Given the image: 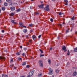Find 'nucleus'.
<instances>
[{
  "label": "nucleus",
  "instance_id": "nucleus-36",
  "mask_svg": "<svg viewBox=\"0 0 77 77\" xmlns=\"http://www.w3.org/2000/svg\"><path fill=\"white\" fill-rule=\"evenodd\" d=\"M56 72H57V73H58V72H59V70H56Z\"/></svg>",
  "mask_w": 77,
  "mask_h": 77
},
{
  "label": "nucleus",
  "instance_id": "nucleus-12",
  "mask_svg": "<svg viewBox=\"0 0 77 77\" xmlns=\"http://www.w3.org/2000/svg\"><path fill=\"white\" fill-rule=\"evenodd\" d=\"M23 32L24 33H26L27 32V29H25L23 30Z\"/></svg>",
  "mask_w": 77,
  "mask_h": 77
},
{
  "label": "nucleus",
  "instance_id": "nucleus-28",
  "mask_svg": "<svg viewBox=\"0 0 77 77\" xmlns=\"http://www.w3.org/2000/svg\"><path fill=\"white\" fill-rule=\"evenodd\" d=\"M50 21H51V22H53V19L52 18H51L50 19Z\"/></svg>",
  "mask_w": 77,
  "mask_h": 77
},
{
  "label": "nucleus",
  "instance_id": "nucleus-45",
  "mask_svg": "<svg viewBox=\"0 0 77 77\" xmlns=\"http://www.w3.org/2000/svg\"><path fill=\"white\" fill-rule=\"evenodd\" d=\"M2 33H4V32H5V30H2Z\"/></svg>",
  "mask_w": 77,
  "mask_h": 77
},
{
  "label": "nucleus",
  "instance_id": "nucleus-13",
  "mask_svg": "<svg viewBox=\"0 0 77 77\" xmlns=\"http://www.w3.org/2000/svg\"><path fill=\"white\" fill-rule=\"evenodd\" d=\"M74 52H77V47L75 48L74 49Z\"/></svg>",
  "mask_w": 77,
  "mask_h": 77
},
{
  "label": "nucleus",
  "instance_id": "nucleus-55",
  "mask_svg": "<svg viewBox=\"0 0 77 77\" xmlns=\"http://www.w3.org/2000/svg\"><path fill=\"white\" fill-rule=\"evenodd\" d=\"M20 77H25V76H21Z\"/></svg>",
  "mask_w": 77,
  "mask_h": 77
},
{
  "label": "nucleus",
  "instance_id": "nucleus-62",
  "mask_svg": "<svg viewBox=\"0 0 77 77\" xmlns=\"http://www.w3.org/2000/svg\"><path fill=\"white\" fill-rule=\"evenodd\" d=\"M75 33H76V34H77V32H75Z\"/></svg>",
  "mask_w": 77,
  "mask_h": 77
},
{
  "label": "nucleus",
  "instance_id": "nucleus-51",
  "mask_svg": "<svg viewBox=\"0 0 77 77\" xmlns=\"http://www.w3.org/2000/svg\"><path fill=\"white\" fill-rule=\"evenodd\" d=\"M20 48H23V47L22 46H20Z\"/></svg>",
  "mask_w": 77,
  "mask_h": 77
},
{
  "label": "nucleus",
  "instance_id": "nucleus-64",
  "mask_svg": "<svg viewBox=\"0 0 77 77\" xmlns=\"http://www.w3.org/2000/svg\"><path fill=\"white\" fill-rule=\"evenodd\" d=\"M31 32H33V30H31Z\"/></svg>",
  "mask_w": 77,
  "mask_h": 77
},
{
  "label": "nucleus",
  "instance_id": "nucleus-9",
  "mask_svg": "<svg viewBox=\"0 0 77 77\" xmlns=\"http://www.w3.org/2000/svg\"><path fill=\"white\" fill-rule=\"evenodd\" d=\"M33 73L30 72H29V75H28L30 77V76H32V75H33Z\"/></svg>",
  "mask_w": 77,
  "mask_h": 77
},
{
  "label": "nucleus",
  "instance_id": "nucleus-38",
  "mask_svg": "<svg viewBox=\"0 0 77 77\" xmlns=\"http://www.w3.org/2000/svg\"><path fill=\"white\" fill-rule=\"evenodd\" d=\"M18 60H21V58H19L18 59Z\"/></svg>",
  "mask_w": 77,
  "mask_h": 77
},
{
  "label": "nucleus",
  "instance_id": "nucleus-24",
  "mask_svg": "<svg viewBox=\"0 0 77 77\" xmlns=\"http://www.w3.org/2000/svg\"><path fill=\"white\" fill-rule=\"evenodd\" d=\"M10 63H12V62H13V59H11V61H10Z\"/></svg>",
  "mask_w": 77,
  "mask_h": 77
},
{
  "label": "nucleus",
  "instance_id": "nucleus-33",
  "mask_svg": "<svg viewBox=\"0 0 77 77\" xmlns=\"http://www.w3.org/2000/svg\"><path fill=\"white\" fill-rule=\"evenodd\" d=\"M35 15H39V13H38V12H37V13H35Z\"/></svg>",
  "mask_w": 77,
  "mask_h": 77
},
{
  "label": "nucleus",
  "instance_id": "nucleus-27",
  "mask_svg": "<svg viewBox=\"0 0 77 77\" xmlns=\"http://www.w3.org/2000/svg\"><path fill=\"white\" fill-rule=\"evenodd\" d=\"M4 5L5 6H8V4L7 3H4Z\"/></svg>",
  "mask_w": 77,
  "mask_h": 77
},
{
  "label": "nucleus",
  "instance_id": "nucleus-26",
  "mask_svg": "<svg viewBox=\"0 0 77 77\" xmlns=\"http://www.w3.org/2000/svg\"><path fill=\"white\" fill-rule=\"evenodd\" d=\"M48 62L49 63V64H50V63H51V60H48Z\"/></svg>",
  "mask_w": 77,
  "mask_h": 77
},
{
  "label": "nucleus",
  "instance_id": "nucleus-2",
  "mask_svg": "<svg viewBox=\"0 0 77 77\" xmlns=\"http://www.w3.org/2000/svg\"><path fill=\"white\" fill-rule=\"evenodd\" d=\"M49 6L47 5L46 7L44 8V10L46 11H50V8H49Z\"/></svg>",
  "mask_w": 77,
  "mask_h": 77
},
{
  "label": "nucleus",
  "instance_id": "nucleus-15",
  "mask_svg": "<svg viewBox=\"0 0 77 77\" xmlns=\"http://www.w3.org/2000/svg\"><path fill=\"white\" fill-rule=\"evenodd\" d=\"M26 65V63L25 62H23L22 64V65H23V66L24 65Z\"/></svg>",
  "mask_w": 77,
  "mask_h": 77
},
{
  "label": "nucleus",
  "instance_id": "nucleus-40",
  "mask_svg": "<svg viewBox=\"0 0 77 77\" xmlns=\"http://www.w3.org/2000/svg\"><path fill=\"white\" fill-rule=\"evenodd\" d=\"M26 68H29L30 67V66L29 65H27L26 66Z\"/></svg>",
  "mask_w": 77,
  "mask_h": 77
},
{
  "label": "nucleus",
  "instance_id": "nucleus-35",
  "mask_svg": "<svg viewBox=\"0 0 77 77\" xmlns=\"http://www.w3.org/2000/svg\"><path fill=\"white\" fill-rule=\"evenodd\" d=\"M29 26H30V27H32V24L31 23L29 25Z\"/></svg>",
  "mask_w": 77,
  "mask_h": 77
},
{
  "label": "nucleus",
  "instance_id": "nucleus-43",
  "mask_svg": "<svg viewBox=\"0 0 77 77\" xmlns=\"http://www.w3.org/2000/svg\"><path fill=\"white\" fill-rule=\"evenodd\" d=\"M22 55L23 56H25V54L24 53H23L22 54Z\"/></svg>",
  "mask_w": 77,
  "mask_h": 77
},
{
  "label": "nucleus",
  "instance_id": "nucleus-41",
  "mask_svg": "<svg viewBox=\"0 0 77 77\" xmlns=\"http://www.w3.org/2000/svg\"><path fill=\"white\" fill-rule=\"evenodd\" d=\"M4 77H8V75H5V76H4Z\"/></svg>",
  "mask_w": 77,
  "mask_h": 77
},
{
  "label": "nucleus",
  "instance_id": "nucleus-10",
  "mask_svg": "<svg viewBox=\"0 0 77 77\" xmlns=\"http://www.w3.org/2000/svg\"><path fill=\"white\" fill-rule=\"evenodd\" d=\"M11 22H12V23L14 24H15L17 23V22H15V20H11Z\"/></svg>",
  "mask_w": 77,
  "mask_h": 77
},
{
  "label": "nucleus",
  "instance_id": "nucleus-39",
  "mask_svg": "<svg viewBox=\"0 0 77 77\" xmlns=\"http://www.w3.org/2000/svg\"><path fill=\"white\" fill-rule=\"evenodd\" d=\"M14 15V13H11V16H13V15Z\"/></svg>",
  "mask_w": 77,
  "mask_h": 77
},
{
  "label": "nucleus",
  "instance_id": "nucleus-56",
  "mask_svg": "<svg viewBox=\"0 0 77 77\" xmlns=\"http://www.w3.org/2000/svg\"><path fill=\"white\" fill-rule=\"evenodd\" d=\"M14 68L15 69H16V68H17V67H14Z\"/></svg>",
  "mask_w": 77,
  "mask_h": 77
},
{
  "label": "nucleus",
  "instance_id": "nucleus-19",
  "mask_svg": "<svg viewBox=\"0 0 77 77\" xmlns=\"http://www.w3.org/2000/svg\"><path fill=\"white\" fill-rule=\"evenodd\" d=\"M68 32H69V29H67L66 30V33H68Z\"/></svg>",
  "mask_w": 77,
  "mask_h": 77
},
{
  "label": "nucleus",
  "instance_id": "nucleus-7",
  "mask_svg": "<svg viewBox=\"0 0 77 77\" xmlns=\"http://www.w3.org/2000/svg\"><path fill=\"white\" fill-rule=\"evenodd\" d=\"M73 76H76L77 75V72L75 71L73 74Z\"/></svg>",
  "mask_w": 77,
  "mask_h": 77
},
{
  "label": "nucleus",
  "instance_id": "nucleus-22",
  "mask_svg": "<svg viewBox=\"0 0 77 77\" xmlns=\"http://www.w3.org/2000/svg\"><path fill=\"white\" fill-rule=\"evenodd\" d=\"M19 25H20V26H22L23 25V23H22L21 22H19Z\"/></svg>",
  "mask_w": 77,
  "mask_h": 77
},
{
  "label": "nucleus",
  "instance_id": "nucleus-3",
  "mask_svg": "<svg viewBox=\"0 0 77 77\" xmlns=\"http://www.w3.org/2000/svg\"><path fill=\"white\" fill-rule=\"evenodd\" d=\"M38 63H39L40 66H41V67H42V66H43V63L42 62V60H39L38 61Z\"/></svg>",
  "mask_w": 77,
  "mask_h": 77
},
{
  "label": "nucleus",
  "instance_id": "nucleus-18",
  "mask_svg": "<svg viewBox=\"0 0 77 77\" xmlns=\"http://www.w3.org/2000/svg\"><path fill=\"white\" fill-rule=\"evenodd\" d=\"M70 54V53L69 52V50H68L67 54V55L69 56V55Z\"/></svg>",
  "mask_w": 77,
  "mask_h": 77
},
{
  "label": "nucleus",
  "instance_id": "nucleus-52",
  "mask_svg": "<svg viewBox=\"0 0 77 77\" xmlns=\"http://www.w3.org/2000/svg\"><path fill=\"white\" fill-rule=\"evenodd\" d=\"M52 48H50V50H52Z\"/></svg>",
  "mask_w": 77,
  "mask_h": 77
},
{
  "label": "nucleus",
  "instance_id": "nucleus-63",
  "mask_svg": "<svg viewBox=\"0 0 77 77\" xmlns=\"http://www.w3.org/2000/svg\"><path fill=\"white\" fill-rule=\"evenodd\" d=\"M72 29H71V30H70V31H71V32H72Z\"/></svg>",
  "mask_w": 77,
  "mask_h": 77
},
{
  "label": "nucleus",
  "instance_id": "nucleus-59",
  "mask_svg": "<svg viewBox=\"0 0 77 77\" xmlns=\"http://www.w3.org/2000/svg\"><path fill=\"white\" fill-rule=\"evenodd\" d=\"M2 2V0H0V3Z\"/></svg>",
  "mask_w": 77,
  "mask_h": 77
},
{
  "label": "nucleus",
  "instance_id": "nucleus-14",
  "mask_svg": "<svg viewBox=\"0 0 77 77\" xmlns=\"http://www.w3.org/2000/svg\"><path fill=\"white\" fill-rule=\"evenodd\" d=\"M1 59H5V57H0V60Z\"/></svg>",
  "mask_w": 77,
  "mask_h": 77
},
{
  "label": "nucleus",
  "instance_id": "nucleus-46",
  "mask_svg": "<svg viewBox=\"0 0 77 77\" xmlns=\"http://www.w3.org/2000/svg\"><path fill=\"white\" fill-rule=\"evenodd\" d=\"M65 24V22H63V26Z\"/></svg>",
  "mask_w": 77,
  "mask_h": 77
},
{
  "label": "nucleus",
  "instance_id": "nucleus-49",
  "mask_svg": "<svg viewBox=\"0 0 77 77\" xmlns=\"http://www.w3.org/2000/svg\"><path fill=\"white\" fill-rule=\"evenodd\" d=\"M24 50H27V48H24Z\"/></svg>",
  "mask_w": 77,
  "mask_h": 77
},
{
  "label": "nucleus",
  "instance_id": "nucleus-23",
  "mask_svg": "<svg viewBox=\"0 0 77 77\" xmlns=\"http://www.w3.org/2000/svg\"><path fill=\"white\" fill-rule=\"evenodd\" d=\"M62 14V12H60L58 14L59 15H61Z\"/></svg>",
  "mask_w": 77,
  "mask_h": 77
},
{
  "label": "nucleus",
  "instance_id": "nucleus-42",
  "mask_svg": "<svg viewBox=\"0 0 77 77\" xmlns=\"http://www.w3.org/2000/svg\"><path fill=\"white\" fill-rule=\"evenodd\" d=\"M5 75L4 74H2V77H5V75Z\"/></svg>",
  "mask_w": 77,
  "mask_h": 77
},
{
  "label": "nucleus",
  "instance_id": "nucleus-16",
  "mask_svg": "<svg viewBox=\"0 0 77 77\" xmlns=\"http://www.w3.org/2000/svg\"><path fill=\"white\" fill-rule=\"evenodd\" d=\"M20 54H21V53L20 52L16 53V54L17 55H20Z\"/></svg>",
  "mask_w": 77,
  "mask_h": 77
},
{
  "label": "nucleus",
  "instance_id": "nucleus-29",
  "mask_svg": "<svg viewBox=\"0 0 77 77\" xmlns=\"http://www.w3.org/2000/svg\"><path fill=\"white\" fill-rule=\"evenodd\" d=\"M20 9H18L17 10V12H20Z\"/></svg>",
  "mask_w": 77,
  "mask_h": 77
},
{
  "label": "nucleus",
  "instance_id": "nucleus-21",
  "mask_svg": "<svg viewBox=\"0 0 77 77\" xmlns=\"http://www.w3.org/2000/svg\"><path fill=\"white\" fill-rule=\"evenodd\" d=\"M34 71H35V70L34 69H32V70L31 72H32V73H33H33L34 72Z\"/></svg>",
  "mask_w": 77,
  "mask_h": 77
},
{
  "label": "nucleus",
  "instance_id": "nucleus-31",
  "mask_svg": "<svg viewBox=\"0 0 77 77\" xmlns=\"http://www.w3.org/2000/svg\"><path fill=\"white\" fill-rule=\"evenodd\" d=\"M65 2H66V3H68V1L67 0H64Z\"/></svg>",
  "mask_w": 77,
  "mask_h": 77
},
{
  "label": "nucleus",
  "instance_id": "nucleus-47",
  "mask_svg": "<svg viewBox=\"0 0 77 77\" xmlns=\"http://www.w3.org/2000/svg\"><path fill=\"white\" fill-rule=\"evenodd\" d=\"M7 2H10L11 1V0H6Z\"/></svg>",
  "mask_w": 77,
  "mask_h": 77
},
{
  "label": "nucleus",
  "instance_id": "nucleus-48",
  "mask_svg": "<svg viewBox=\"0 0 77 77\" xmlns=\"http://www.w3.org/2000/svg\"><path fill=\"white\" fill-rule=\"evenodd\" d=\"M71 12H73V9H72L71 10Z\"/></svg>",
  "mask_w": 77,
  "mask_h": 77
},
{
  "label": "nucleus",
  "instance_id": "nucleus-20",
  "mask_svg": "<svg viewBox=\"0 0 77 77\" xmlns=\"http://www.w3.org/2000/svg\"><path fill=\"white\" fill-rule=\"evenodd\" d=\"M39 51L41 52V54H42V53H43V51H42V50H41V49H39Z\"/></svg>",
  "mask_w": 77,
  "mask_h": 77
},
{
  "label": "nucleus",
  "instance_id": "nucleus-37",
  "mask_svg": "<svg viewBox=\"0 0 77 77\" xmlns=\"http://www.w3.org/2000/svg\"><path fill=\"white\" fill-rule=\"evenodd\" d=\"M41 35H40L38 36V39H39V38H41Z\"/></svg>",
  "mask_w": 77,
  "mask_h": 77
},
{
  "label": "nucleus",
  "instance_id": "nucleus-58",
  "mask_svg": "<svg viewBox=\"0 0 77 77\" xmlns=\"http://www.w3.org/2000/svg\"><path fill=\"white\" fill-rule=\"evenodd\" d=\"M27 77H30V76L29 75H28Z\"/></svg>",
  "mask_w": 77,
  "mask_h": 77
},
{
  "label": "nucleus",
  "instance_id": "nucleus-60",
  "mask_svg": "<svg viewBox=\"0 0 77 77\" xmlns=\"http://www.w3.org/2000/svg\"><path fill=\"white\" fill-rule=\"evenodd\" d=\"M57 38H58V39H59V37H57Z\"/></svg>",
  "mask_w": 77,
  "mask_h": 77
},
{
  "label": "nucleus",
  "instance_id": "nucleus-11",
  "mask_svg": "<svg viewBox=\"0 0 77 77\" xmlns=\"http://www.w3.org/2000/svg\"><path fill=\"white\" fill-rule=\"evenodd\" d=\"M62 48L63 50H65L66 49V47L65 46H63Z\"/></svg>",
  "mask_w": 77,
  "mask_h": 77
},
{
  "label": "nucleus",
  "instance_id": "nucleus-17",
  "mask_svg": "<svg viewBox=\"0 0 77 77\" xmlns=\"http://www.w3.org/2000/svg\"><path fill=\"white\" fill-rule=\"evenodd\" d=\"M2 11H5V8L4 7H2Z\"/></svg>",
  "mask_w": 77,
  "mask_h": 77
},
{
  "label": "nucleus",
  "instance_id": "nucleus-34",
  "mask_svg": "<svg viewBox=\"0 0 77 77\" xmlns=\"http://www.w3.org/2000/svg\"><path fill=\"white\" fill-rule=\"evenodd\" d=\"M21 27H25V28H26V26H23V25L21 26Z\"/></svg>",
  "mask_w": 77,
  "mask_h": 77
},
{
  "label": "nucleus",
  "instance_id": "nucleus-5",
  "mask_svg": "<svg viewBox=\"0 0 77 77\" xmlns=\"http://www.w3.org/2000/svg\"><path fill=\"white\" fill-rule=\"evenodd\" d=\"M10 9L11 11H14L15 9V8L14 7H11L10 8Z\"/></svg>",
  "mask_w": 77,
  "mask_h": 77
},
{
  "label": "nucleus",
  "instance_id": "nucleus-61",
  "mask_svg": "<svg viewBox=\"0 0 77 77\" xmlns=\"http://www.w3.org/2000/svg\"><path fill=\"white\" fill-rule=\"evenodd\" d=\"M52 1H53V2H54V0H52Z\"/></svg>",
  "mask_w": 77,
  "mask_h": 77
},
{
  "label": "nucleus",
  "instance_id": "nucleus-30",
  "mask_svg": "<svg viewBox=\"0 0 77 77\" xmlns=\"http://www.w3.org/2000/svg\"><path fill=\"white\" fill-rule=\"evenodd\" d=\"M74 16H73L72 18V20H74Z\"/></svg>",
  "mask_w": 77,
  "mask_h": 77
},
{
  "label": "nucleus",
  "instance_id": "nucleus-53",
  "mask_svg": "<svg viewBox=\"0 0 77 77\" xmlns=\"http://www.w3.org/2000/svg\"><path fill=\"white\" fill-rule=\"evenodd\" d=\"M30 9H32V7H30Z\"/></svg>",
  "mask_w": 77,
  "mask_h": 77
},
{
  "label": "nucleus",
  "instance_id": "nucleus-50",
  "mask_svg": "<svg viewBox=\"0 0 77 77\" xmlns=\"http://www.w3.org/2000/svg\"><path fill=\"white\" fill-rule=\"evenodd\" d=\"M67 51V50L66 49H65L64 50V52H66Z\"/></svg>",
  "mask_w": 77,
  "mask_h": 77
},
{
  "label": "nucleus",
  "instance_id": "nucleus-8",
  "mask_svg": "<svg viewBox=\"0 0 77 77\" xmlns=\"http://www.w3.org/2000/svg\"><path fill=\"white\" fill-rule=\"evenodd\" d=\"M42 73H39L38 74V77H41V76H42Z\"/></svg>",
  "mask_w": 77,
  "mask_h": 77
},
{
  "label": "nucleus",
  "instance_id": "nucleus-44",
  "mask_svg": "<svg viewBox=\"0 0 77 77\" xmlns=\"http://www.w3.org/2000/svg\"><path fill=\"white\" fill-rule=\"evenodd\" d=\"M59 26H60L61 27H62V24H59Z\"/></svg>",
  "mask_w": 77,
  "mask_h": 77
},
{
  "label": "nucleus",
  "instance_id": "nucleus-57",
  "mask_svg": "<svg viewBox=\"0 0 77 77\" xmlns=\"http://www.w3.org/2000/svg\"><path fill=\"white\" fill-rule=\"evenodd\" d=\"M40 2L41 3H43V2L41 1Z\"/></svg>",
  "mask_w": 77,
  "mask_h": 77
},
{
  "label": "nucleus",
  "instance_id": "nucleus-1",
  "mask_svg": "<svg viewBox=\"0 0 77 77\" xmlns=\"http://www.w3.org/2000/svg\"><path fill=\"white\" fill-rule=\"evenodd\" d=\"M49 72H48V74L49 75H51L53 74V69H51V68H49Z\"/></svg>",
  "mask_w": 77,
  "mask_h": 77
},
{
  "label": "nucleus",
  "instance_id": "nucleus-54",
  "mask_svg": "<svg viewBox=\"0 0 77 77\" xmlns=\"http://www.w3.org/2000/svg\"><path fill=\"white\" fill-rule=\"evenodd\" d=\"M26 38H27V37H28V35H26Z\"/></svg>",
  "mask_w": 77,
  "mask_h": 77
},
{
  "label": "nucleus",
  "instance_id": "nucleus-32",
  "mask_svg": "<svg viewBox=\"0 0 77 77\" xmlns=\"http://www.w3.org/2000/svg\"><path fill=\"white\" fill-rule=\"evenodd\" d=\"M64 5H66V6H67V5H68V3L66 2V3H64Z\"/></svg>",
  "mask_w": 77,
  "mask_h": 77
},
{
  "label": "nucleus",
  "instance_id": "nucleus-6",
  "mask_svg": "<svg viewBox=\"0 0 77 77\" xmlns=\"http://www.w3.org/2000/svg\"><path fill=\"white\" fill-rule=\"evenodd\" d=\"M32 38L34 40L36 39V37L35 36V35H32Z\"/></svg>",
  "mask_w": 77,
  "mask_h": 77
},
{
  "label": "nucleus",
  "instance_id": "nucleus-25",
  "mask_svg": "<svg viewBox=\"0 0 77 77\" xmlns=\"http://www.w3.org/2000/svg\"><path fill=\"white\" fill-rule=\"evenodd\" d=\"M43 56H44V54L42 55V54H41L40 57H43Z\"/></svg>",
  "mask_w": 77,
  "mask_h": 77
},
{
  "label": "nucleus",
  "instance_id": "nucleus-4",
  "mask_svg": "<svg viewBox=\"0 0 77 77\" xmlns=\"http://www.w3.org/2000/svg\"><path fill=\"white\" fill-rule=\"evenodd\" d=\"M44 4H43L41 5H38V6L39 8L44 9Z\"/></svg>",
  "mask_w": 77,
  "mask_h": 77
}]
</instances>
